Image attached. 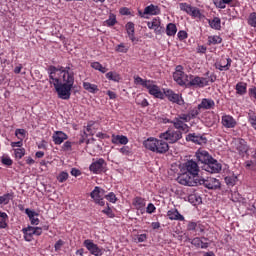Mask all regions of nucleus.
<instances>
[{"label": "nucleus", "instance_id": "obj_57", "mask_svg": "<svg viewBox=\"0 0 256 256\" xmlns=\"http://www.w3.org/2000/svg\"><path fill=\"white\" fill-rule=\"evenodd\" d=\"M177 118L180 121H183L184 123H189V121H191V117L189 116V113L188 114H179L177 116Z\"/></svg>", "mask_w": 256, "mask_h": 256}, {"label": "nucleus", "instance_id": "obj_47", "mask_svg": "<svg viewBox=\"0 0 256 256\" xmlns=\"http://www.w3.org/2000/svg\"><path fill=\"white\" fill-rule=\"evenodd\" d=\"M13 151L16 159H23L25 157V148H14Z\"/></svg>", "mask_w": 256, "mask_h": 256}, {"label": "nucleus", "instance_id": "obj_21", "mask_svg": "<svg viewBox=\"0 0 256 256\" xmlns=\"http://www.w3.org/2000/svg\"><path fill=\"white\" fill-rule=\"evenodd\" d=\"M173 127L177 129V131H182L183 133H189V125L180 120L177 116L171 121Z\"/></svg>", "mask_w": 256, "mask_h": 256}, {"label": "nucleus", "instance_id": "obj_7", "mask_svg": "<svg viewBox=\"0 0 256 256\" xmlns=\"http://www.w3.org/2000/svg\"><path fill=\"white\" fill-rule=\"evenodd\" d=\"M173 79L178 85H180V87H185L187 81H189V75L185 74L183 66L178 65L173 73Z\"/></svg>", "mask_w": 256, "mask_h": 256}, {"label": "nucleus", "instance_id": "obj_48", "mask_svg": "<svg viewBox=\"0 0 256 256\" xmlns=\"http://www.w3.org/2000/svg\"><path fill=\"white\" fill-rule=\"evenodd\" d=\"M247 23L248 25H250V27L256 28V12L250 13V15L248 16Z\"/></svg>", "mask_w": 256, "mask_h": 256}, {"label": "nucleus", "instance_id": "obj_11", "mask_svg": "<svg viewBox=\"0 0 256 256\" xmlns=\"http://www.w3.org/2000/svg\"><path fill=\"white\" fill-rule=\"evenodd\" d=\"M103 195H105V190L99 186H96L90 193L91 199H93L96 205H100V207H105V200H103Z\"/></svg>", "mask_w": 256, "mask_h": 256}, {"label": "nucleus", "instance_id": "obj_63", "mask_svg": "<svg viewBox=\"0 0 256 256\" xmlns=\"http://www.w3.org/2000/svg\"><path fill=\"white\" fill-rule=\"evenodd\" d=\"M249 96L253 97V99H256V86H252L248 90Z\"/></svg>", "mask_w": 256, "mask_h": 256}, {"label": "nucleus", "instance_id": "obj_38", "mask_svg": "<svg viewBox=\"0 0 256 256\" xmlns=\"http://www.w3.org/2000/svg\"><path fill=\"white\" fill-rule=\"evenodd\" d=\"M119 153L121 155H124L125 157H131L133 155V149L130 146L124 145V147H121L118 149Z\"/></svg>", "mask_w": 256, "mask_h": 256}, {"label": "nucleus", "instance_id": "obj_49", "mask_svg": "<svg viewBox=\"0 0 256 256\" xmlns=\"http://www.w3.org/2000/svg\"><path fill=\"white\" fill-rule=\"evenodd\" d=\"M237 182V176H227L225 177V183L229 185L230 187H233L235 183Z\"/></svg>", "mask_w": 256, "mask_h": 256}, {"label": "nucleus", "instance_id": "obj_36", "mask_svg": "<svg viewBox=\"0 0 256 256\" xmlns=\"http://www.w3.org/2000/svg\"><path fill=\"white\" fill-rule=\"evenodd\" d=\"M83 87L85 91H88L89 93H97V91H99V87L97 85L89 82H83Z\"/></svg>", "mask_w": 256, "mask_h": 256}, {"label": "nucleus", "instance_id": "obj_51", "mask_svg": "<svg viewBox=\"0 0 256 256\" xmlns=\"http://www.w3.org/2000/svg\"><path fill=\"white\" fill-rule=\"evenodd\" d=\"M67 179H69V173H67V172H61L57 176V181H59V183H65V181H67Z\"/></svg>", "mask_w": 256, "mask_h": 256}, {"label": "nucleus", "instance_id": "obj_1", "mask_svg": "<svg viewBox=\"0 0 256 256\" xmlns=\"http://www.w3.org/2000/svg\"><path fill=\"white\" fill-rule=\"evenodd\" d=\"M48 81L53 85L58 99L69 101L71 99V91L75 85V72L71 67L66 66H49L47 69Z\"/></svg>", "mask_w": 256, "mask_h": 256}, {"label": "nucleus", "instance_id": "obj_33", "mask_svg": "<svg viewBox=\"0 0 256 256\" xmlns=\"http://www.w3.org/2000/svg\"><path fill=\"white\" fill-rule=\"evenodd\" d=\"M208 23L211 29H215V31H221V18L214 17L212 20H208Z\"/></svg>", "mask_w": 256, "mask_h": 256}, {"label": "nucleus", "instance_id": "obj_50", "mask_svg": "<svg viewBox=\"0 0 256 256\" xmlns=\"http://www.w3.org/2000/svg\"><path fill=\"white\" fill-rule=\"evenodd\" d=\"M25 135H26L25 129H16V130H15V136H16L17 139H19L20 141H23V139L25 138Z\"/></svg>", "mask_w": 256, "mask_h": 256}, {"label": "nucleus", "instance_id": "obj_31", "mask_svg": "<svg viewBox=\"0 0 256 256\" xmlns=\"http://www.w3.org/2000/svg\"><path fill=\"white\" fill-rule=\"evenodd\" d=\"M159 13H161V9H159V6L153 4L144 9V15H159Z\"/></svg>", "mask_w": 256, "mask_h": 256}, {"label": "nucleus", "instance_id": "obj_29", "mask_svg": "<svg viewBox=\"0 0 256 256\" xmlns=\"http://www.w3.org/2000/svg\"><path fill=\"white\" fill-rule=\"evenodd\" d=\"M126 31L132 43H137V38L135 37V24L133 22H128L126 24Z\"/></svg>", "mask_w": 256, "mask_h": 256}, {"label": "nucleus", "instance_id": "obj_45", "mask_svg": "<svg viewBox=\"0 0 256 256\" xmlns=\"http://www.w3.org/2000/svg\"><path fill=\"white\" fill-rule=\"evenodd\" d=\"M91 67L96 71H100V73H105L107 71V68L103 67V65L99 62H92Z\"/></svg>", "mask_w": 256, "mask_h": 256}, {"label": "nucleus", "instance_id": "obj_19", "mask_svg": "<svg viewBox=\"0 0 256 256\" xmlns=\"http://www.w3.org/2000/svg\"><path fill=\"white\" fill-rule=\"evenodd\" d=\"M84 247L91 253V255H99L101 254V250L97 244L93 243V240L86 239L83 242Z\"/></svg>", "mask_w": 256, "mask_h": 256}, {"label": "nucleus", "instance_id": "obj_58", "mask_svg": "<svg viewBox=\"0 0 256 256\" xmlns=\"http://www.w3.org/2000/svg\"><path fill=\"white\" fill-rule=\"evenodd\" d=\"M72 147H73V142L71 141H66L63 146L62 149L63 151H72Z\"/></svg>", "mask_w": 256, "mask_h": 256}, {"label": "nucleus", "instance_id": "obj_28", "mask_svg": "<svg viewBox=\"0 0 256 256\" xmlns=\"http://www.w3.org/2000/svg\"><path fill=\"white\" fill-rule=\"evenodd\" d=\"M26 215H28L31 225H38L39 224V213L26 208L25 209Z\"/></svg>", "mask_w": 256, "mask_h": 256}, {"label": "nucleus", "instance_id": "obj_46", "mask_svg": "<svg viewBox=\"0 0 256 256\" xmlns=\"http://www.w3.org/2000/svg\"><path fill=\"white\" fill-rule=\"evenodd\" d=\"M116 23L117 17L115 16V14H110L109 19L105 21V25H107V27H113L114 25H116Z\"/></svg>", "mask_w": 256, "mask_h": 256}, {"label": "nucleus", "instance_id": "obj_40", "mask_svg": "<svg viewBox=\"0 0 256 256\" xmlns=\"http://www.w3.org/2000/svg\"><path fill=\"white\" fill-rule=\"evenodd\" d=\"M223 43V38L220 36L214 35L208 37V45H219Z\"/></svg>", "mask_w": 256, "mask_h": 256}, {"label": "nucleus", "instance_id": "obj_41", "mask_svg": "<svg viewBox=\"0 0 256 256\" xmlns=\"http://www.w3.org/2000/svg\"><path fill=\"white\" fill-rule=\"evenodd\" d=\"M7 219H9L7 213L0 211V229H7Z\"/></svg>", "mask_w": 256, "mask_h": 256}, {"label": "nucleus", "instance_id": "obj_52", "mask_svg": "<svg viewBox=\"0 0 256 256\" xmlns=\"http://www.w3.org/2000/svg\"><path fill=\"white\" fill-rule=\"evenodd\" d=\"M190 15H191V17H197L198 19L203 18V14H201V10H199V8H197V7L192 8V12Z\"/></svg>", "mask_w": 256, "mask_h": 256}, {"label": "nucleus", "instance_id": "obj_6", "mask_svg": "<svg viewBox=\"0 0 256 256\" xmlns=\"http://www.w3.org/2000/svg\"><path fill=\"white\" fill-rule=\"evenodd\" d=\"M177 181L180 183V185H185L187 187H197L199 178H196L187 172H182V174L177 177Z\"/></svg>", "mask_w": 256, "mask_h": 256}, {"label": "nucleus", "instance_id": "obj_14", "mask_svg": "<svg viewBox=\"0 0 256 256\" xmlns=\"http://www.w3.org/2000/svg\"><path fill=\"white\" fill-rule=\"evenodd\" d=\"M146 89L148 90L149 95H152L155 99H164V92L161 91V88H159L154 81L150 80Z\"/></svg>", "mask_w": 256, "mask_h": 256}, {"label": "nucleus", "instance_id": "obj_55", "mask_svg": "<svg viewBox=\"0 0 256 256\" xmlns=\"http://www.w3.org/2000/svg\"><path fill=\"white\" fill-rule=\"evenodd\" d=\"M105 199H107V201H109L110 203H117V196L113 192L108 193L105 196Z\"/></svg>", "mask_w": 256, "mask_h": 256}, {"label": "nucleus", "instance_id": "obj_13", "mask_svg": "<svg viewBox=\"0 0 256 256\" xmlns=\"http://www.w3.org/2000/svg\"><path fill=\"white\" fill-rule=\"evenodd\" d=\"M232 148L234 149V151L239 153V155H245V153L249 151V146H247V141H245V139H242V138H238L234 140L232 143Z\"/></svg>", "mask_w": 256, "mask_h": 256}, {"label": "nucleus", "instance_id": "obj_26", "mask_svg": "<svg viewBox=\"0 0 256 256\" xmlns=\"http://www.w3.org/2000/svg\"><path fill=\"white\" fill-rule=\"evenodd\" d=\"M167 216L171 221H185V217L179 213L178 209L169 210Z\"/></svg>", "mask_w": 256, "mask_h": 256}, {"label": "nucleus", "instance_id": "obj_24", "mask_svg": "<svg viewBox=\"0 0 256 256\" xmlns=\"http://www.w3.org/2000/svg\"><path fill=\"white\" fill-rule=\"evenodd\" d=\"M52 139L55 145H61L63 141H67V139H69V136H67V134H65L63 131H56L53 134Z\"/></svg>", "mask_w": 256, "mask_h": 256}, {"label": "nucleus", "instance_id": "obj_9", "mask_svg": "<svg viewBox=\"0 0 256 256\" xmlns=\"http://www.w3.org/2000/svg\"><path fill=\"white\" fill-rule=\"evenodd\" d=\"M203 171H207V173H221V170L223 169V165L217 161V159L213 158L207 162V164H204L201 166Z\"/></svg>", "mask_w": 256, "mask_h": 256}, {"label": "nucleus", "instance_id": "obj_27", "mask_svg": "<svg viewBox=\"0 0 256 256\" xmlns=\"http://www.w3.org/2000/svg\"><path fill=\"white\" fill-rule=\"evenodd\" d=\"M113 145H127V143H129V138H127V136L125 135H112V139H111Z\"/></svg>", "mask_w": 256, "mask_h": 256}, {"label": "nucleus", "instance_id": "obj_53", "mask_svg": "<svg viewBox=\"0 0 256 256\" xmlns=\"http://www.w3.org/2000/svg\"><path fill=\"white\" fill-rule=\"evenodd\" d=\"M102 213H104V215H107V217H109L110 219H113V217H115V214L113 213L111 207H109V204H107V207L102 210Z\"/></svg>", "mask_w": 256, "mask_h": 256}, {"label": "nucleus", "instance_id": "obj_64", "mask_svg": "<svg viewBox=\"0 0 256 256\" xmlns=\"http://www.w3.org/2000/svg\"><path fill=\"white\" fill-rule=\"evenodd\" d=\"M178 39H180V41H183V39H187V32L186 31H179L178 32Z\"/></svg>", "mask_w": 256, "mask_h": 256}, {"label": "nucleus", "instance_id": "obj_42", "mask_svg": "<svg viewBox=\"0 0 256 256\" xmlns=\"http://www.w3.org/2000/svg\"><path fill=\"white\" fill-rule=\"evenodd\" d=\"M11 199H13V193H6L0 196V205H9Z\"/></svg>", "mask_w": 256, "mask_h": 256}, {"label": "nucleus", "instance_id": "obj_54", "mask_svg": "<svg viewBox=\"0 0 256 256\" xmlns=\"http://www.w3.org/2000/svg\"><path fill=\"white\" fill-rule=\"evenodd\" d=\"M201 109H199V106L197 108H193L188 112V115L190 116V119H195L197 115H199Z\"/></svg>", "mask_w": 256, "mask_h": 256}, {"label": "nucleus", "instance_id": "obj_43", "mask_svg": "<svg viewBox=\"0 0 256 256\" xmlns=\"http://www.w3.org/2000/svg\"><path fill=\"white\" fill-rule=\"evenodd\" d=\"M134 83L135 85H142V87H145L147 89V86L149 83H151V80H144L143 78L136 76L134 77Z\"/></svg>", "mask_w": 256, "mask_h": 256}, {"label": "nucleus", "instance_id": "obj_23", "mask_svg": "<svg viewBox=\"0 0 256 256\" xmlns=\"http://www.w3.org/2000/svg\"><path fill=\"white\" fill-rule=\"evenodd\" d=\"M198 109H203L204 111L215 109V101L211 98H204L201 100V103L198 104Z\"/></svg>", "mask_w": 256, "mask_h": 256}, {"label": "nucleus", "instance_id": "obj_37", "mask_svg": "<svg viewBox=\"0 0 256 256\" xmlns=\"http://www.w3.org/2000/svg\"><path fill=\"white\" fill-rule=\"evenodd\" d=\"M233 0H213V3L217 9H226L227 5Z\"/></svg>", "mask_w": 256, "mask_h": 256}, {"label": "nucleus", "instance_id": "obj_22", "mask_svg": "<svg viewBox=\"0 0 256 256\" xmlns=\"http://www.w3.org/2000/svg\"><path fill=\"white\" fill-rule=\"evenodd\" d=\"M233 63V60L231 58L221 59L219 62H216L214 64V67L218 69V71H229L231 69V64Z\"/></svg>", "mask_w": 256, "mask_h": 256}, {"label": "nucleus", "instance_id": "obj_35", "mask_svg": "<svg viewBox=\"0 0 256 256\" xmlns=\"http://www.w3.org/2000/svg\"><path fill=\"white\" fill-rule=\"evenodd\" d=\"M177 34V26L174 23H169L166 26V35H168V37H173Z\"/></svg>", "mask_w": 256, "mask_h": 256}, {"label": "nucleus", "instance_id": "obj_56", "mask_svg": "<svg viewBox=\"0 0 256 256\" xmlns=\"http://www.w3.org/2000/svg\"><path fill=\"white\" fill-rule=\"evenodd\" d=\"M244 165L246 169H249L250 171H255L256 163L254 161L248 160L244 163Z\"/></svg>", "mask_w": 256, "mask_h": 256}, {"label": "nucleus", "instance_id": "obj_2", "mask_svg": "<svg viewBox=\"0 0 256 256\" xmlns=\"http://www.w3.org/2000/svg\"><path fill=\"white\" fill-rule=\"evenodd\" d=\"M144 147L148 149V151H152V153H167L169 151V143L165 142V139H157L150 137L144 141Z\"/></svg>", "mask_w": 256, "mask_h": 256}, {"label": "nucleus", "instance_id": "obj_32", "mask_svg": "<svg viewBox=\"0 0 256 256\" xmlns=\"http://www.w3.org/2000/svg\"><path fill=\"white\" fill-rule=\"evenodd\" d=\"M132 205L137 209L138 211H143L145 209V199L141 197H135Z\"/></svg>", "mask_w": 256, "mask_h": 256}, {"label": "nucleus", "instance_id": "obj_39", "mask_svg": "<svg viewBox=\"0 0 256 256\" xmlns=\"http://www.w3.org/2000/svg\"><path fill=\"white\" fill-rule=\"evenodd\" d=\"M106 79H109V81H114L115 83H119L121 81V76L117 72L110 71L106 73Z\"/></svg>", "mask_w": 256, "mask_h": 256}, {"label": "nucleus", "instance_id": "obj_60", "mask_svg": "<svg viewBox=\"0 0 256 256\" xmlns=\"http://www.w3.org/2000/svg\"><path fill=\"white\" fill-rule=\"evenodd\" d=\"M87 137H88L87 131H84V132L81 134V138H80L79 141H78V145H83V143L86 142Z\"/></svg>", "mask_w": 256, "mask_h": 256}, {"label": "nucleus", "instance_id": "obj_20", "mask_svg": "<svg viewBox=\"0 0 256 256\" xmlns=\"http://www.w3.org/2000/svg\"><path fill=\"white\" fill-rule=\"evenodd\" d=\"M221 123L226 129H235L237 127V120L231 115H223Z\"/></svg>", "mask_w": 256, "mask_h": 256}, {"label": "nucleus", "instance_id": "obj_62", "mask_svg": "<svg viewBox=\"0 0 256 256\" xmlns=\"http://www.w3.org/2000/svg\"><path fill=\"white\" fill-rule=\"evenodd\" d=\"M2 163L3 165H7L8 167H10V165H13V160H11V158L9 157H4L2 158Z\"/></svg>", "mask_w": 256, "mask_h": 256}, {"label": "nucleus", "instance_id": "obj_3", "mask_svg": "<svg viewBox=\"0 0 256 256\" xmlns=\"http://www.w3.org/2000/svg\"><path fill=\"white\" fill-rule=\"evenodd\" d=\"M207 85H209V80H207V78L189 75L188 83L185 84V87L188 89L191 87H194L195 89H203V87H207Z\"/></svg>", "mask_w": 256, "mask_h": 256}, {"label": "nucleus", "instance_id": "obj_18", "mask_svg": "<svg viewBox=\"0 0 256 256\" xmlns=\"http://www.w3.org/2000/svg\"><path fill=\"white\" fill-rule=\"evenodd\" d=\"M195 157L197 161L201 163V165L207 164L208 161H210L213 158V156H211V154H209V152L206 150H198L195 153Z\"/></svg>", "mask_w": 256, "mask_h": 256}, {"label": "nucleus", "instance_id": "obj_61", "mask_svg": "<svg viewBox=\"0 0 256 256\" xmlns=\"http://www.w3.org/2000/svg\"><path fill=\"white\" fill-rule=\"evenodd\" d=\"M155 205H153V203H149L147 208H146V213H148L149 215H151V213H155Z\"/></svg>", "mask_w": 256, "mask_h": 256}, {"label": "nucleus", "instance_id": "obj_17", "mask_svg": "<svg viewBox=\"0 0 256 256\" xmlns=\"http://www.w3.org/2000/svg\"><path fill=\"white\" fill-rule=\"evenodd\" d=\"M186 141H191L196 145H205V143H207V138L201 134L190 133L186 136Z\"/></svg>", "mask_w": 256, "mask_h": 256}, {"label": "nucleus", "instance_id": "obj_30", "mask_svg": "<svg viewBox=\"0 0 256 256\" xmlns=\"http://www.w3.org/2000/svg\"><path fill=\"white\" fill-rule=\"evenodd\" d=\"M187 231H199V233H203L205 228H203V225L199 224V222L190 221L187 225Z\"/></svg>", "mask_w": 256, "mask_h": 256}, {"label": "nucleus", "instance_id": "obj_8", "mask_svg": "<svg viewBox=\"0 0 256 256\" xmlns=\"http://www.w3.org/2000/svg\"><path fill=\"white\" fill-rule=\"evenodd\" d=\"M198 185H204L206 189H210L213 191L221 189V182L219 181V179L213 177H208L207 179L198 178Z\"/></svg>", "mask_w": 256, "mask_h": 256}, {"label": "nucleus", "instance_id": "obj_59", "mask_svg": "<svg viewBox=\"0 0 256 256\" xmlns=\"http://www.w3.org/2000/svg\"><path fill=\"white\" fill-rule=\"evenodd\" d=\"M147 241V234H140L136 238V243H145Z\"/></svg>", "mask_w": 256, "mask_h": 256}, {"label": "nucleus", "instance_id": "obj_5", "mask_svg": "<svg viewBox=\"0 0 256 256\" xmlns=\"http://www.w3.org/2000/svg\"><path fill=\"white\" fill-rule=\"evenodd\" d=\"M160 139L168 141L169 143H177L180 139H183V132L179 130H168L159 134Z\"/></svg>", "mask_w": 256, "mask_h": 256}, {"label": "nucleus", "instance_id": "obj_44", "mask_svg": "<svg viewBox=\"0 0 256 256\" xmlns=\"http://www.w3.org/2000/svg\"><path fill=\"white\" fill-rule=\"evenodd\" d=\"M115 51L117 53H127V51H129V46L125 43H120L115 47Z\"/></svg>", "mask_w": 256, "mask_h": 256}, {"label": "nucleus", "instance_id": "obj_4", "mask_svg": "<svg viewBox=\"0 0 256 256\" xmlns=\"http://www.w3.org/2000/svg\"><path fill=\"white\" fill-rule=\"evenodd\" d=\"M199 164L196 161L188 160L181 166V172L182 173H188V175H191L192 177H195L197 179L199 175Z\"/></svg>", "mask_w": 256, "mask_h": 256}, {"label": "nucleus", "instance_id": "obj_10", "mask_svg": "<svg viewBox=\"0 0 256 256\" xmlns=\"http://www.w3.org/2000/svg\"><path fill=\"white\" fill-rule=\"evenodd\" d=\"M22 233L24 235L25 241L31 242L34 235H36L37 237H39V235H42L43 229L41 227L27 226L26 228L22 229Z\"/></svg>", "mask_w": 256, "mask_h": 256}, {"label": "nucleus", "instance_id": "obj_15", "mask_svg": "<svg viewBox=\"0 0 256 256\" xmlns=\"http://www.w3.org/2000/svg\"><path fill=\"white\" fill-rule=\"evenodd\" d=\"M105 167H107L105 159L99 158L90 165L89 169L95 175H99V173H103V171H105Z\"/></svg>", "mask_w": 256, "mask_h": 256}, {"label": "nucleus", "instance_id": "obj_34", "mask_svg": "<svg viewBox=\"0 0 256 256\" xmlns=\"http://www.w3.org/2000/svg\"><path fill=\"white\" fill-rule=\"evenodd\" d=\"M236 93L237 95H245L247 93V83L238 82L236 84Z\"/></svg>", "mask_w": 256, "mask_h": 256}, {"label": "nucleus", "instance_id": "obj_25", "mask_svg": "<svg viewBox=\"0 0 256 256\" xmlns=\"http://www.w3.org/2000/svg\"><path fill=\"white\" fill-rule=\"evenodd\" d=\"M148 29H154L157 35H161L162 27L161 20L159 18H154L151 22L147 23Z\"/></svg>", "mask_w": 256, "mask_h": 256}, {"label": "nucleus", "instance_id": "obj_16", "mask_svg": "<svg viewBox=\"0 0 256 256\" xmlns=\"http://www.w3.org/2000/svg\"><path fill=\"white\" fill-rule=\"evenodd\" d=\"M205 241H209L208 238L206 237H195L193 239H189V242L191 243V245H193L194 247H196L197 249H208L209 248V242H205Z\"/></svg>", "mask_w": 256, "mask_h": 256}, {"label": "nucleus", "instance_id": "obj_12", "mask_svg": "<svg viewBox=\"0 0 256 256\" xmlns=\"http://www.w3.org/2000/svg\"><path fill=\"white\" fill-rule=\"evenodd\" d=\"M167 97L170 103H176V105H185V100H183V96L175 93V91L171 89H164V98Z\"/></svg>", "mask_w": 256, "mask_h": 256}]
</instances>
